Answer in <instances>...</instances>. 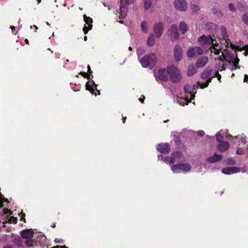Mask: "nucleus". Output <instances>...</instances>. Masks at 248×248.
<instances>
[{"label": "nucleus", "mask_w": 248, "mask_h": 248, "mask_svg": "<svg viewBox=\"0 0 248 248\" xmlns=\"http://www.w3.org/2000/svg\"><path fill=\"white\" fill-rule=\"evenodd\" d=\"M224 50V53L226 56L227 62H228L229 63H231L232 61V60H233V53L227 49H225Z\"/></svg>", "instance_id": "b1692460"}, {"label": "nucleus", "mask_w": 248, "mask_h": 248, "mask_svg": "<svg viewBox=\"0 0 248 248\" xmlns=\"http://www.w3.org/2000/svg\"><path fill=\"white\" fill-rule=\"evenodd\" d=\"M228 7H229V9L231 11L234 12V11H236V8H235V6H234V5L233 4H232V3L229 4Z\"/></svg>", "instance_id": "49530a36"}, {"label": "nucleus", "mask_w": 248, "mask_h": 248, "mask_svg": "<svg viewBox=\"0 0 248 248\" xmlns=\"http://www.w3.org/2000/svg\"><path fill=\"white\" fill-rule=\"evenodd\" d=\"M217 28V26L216 24L213 22H207L205 25V29L211 32H213L216 30Z\"/></svg>", "instance_id": "412c9836"}, {"label": "nucleus", "mask_w": 248, "mask_h": 248, "mask_svg": "<svg viewBox=\"0 0 248 248\" xmlns=\"http://www.w3.org/2000/svg\"><path fill=\"white\" fill-rule=\"evenodd\" d=\"M197 71V67L196 65H190L188 66L187 75L189 77H191L193 76L194 74H195Z\"/></svg>", "instance_id": "5701e85b"}, {"label": "nucleus", "mask_w": 248, "mask_h": 248, "mask_svg": "<svg viewBox=\"0 0 248 248\" xmlns=\"http://www.w3.org/2000/svg\"><path fill=\"white\" fill-rule=\"evenodd\" d=\"M154 0H144V7L145 9H149L153 2Z\"/></svg>", "instance_id": "c756f323"}, {"label": "nucleus", "mask_w": 248, "mask_h": 248, "mask_svg": "<svg viewBox=\"0 0 248 248\" xmlns=\"http://www.w3.org/2000/svg\"><path fill=\"white\" fill-rule=\"evenodd\" d=\"M2 210L4 215H7V217H8L9 215H11V211L8 210V209H2Z\"/></svg>", "instance_id": "8fccbe9b"}, {"label": "nucleus", "mask_w": 248, "mask_h": 248, "mask_svg": "<svg viewBox=\"0 0 248 248\" xmlns=\"http://www.w3.org/2000/svg\"><path fill=\"white\" fill-rule=\"evenodd\" d=\"M140 62L143 67L152 69L155 66V54L151 53L146 55L140 59Z\"/></svg>", "instance_id": "f03ea898"}, {"label": "nucleus", "mask_w": 248, "mask_h": 248, "mask_svg": "<svg viewBox=\"0 0 248 248\" xmlns=\"http://www.w3.org/2000/svg\"><path fill=\"white\" fill-rule=\"evenodd\" d=\"M174 55L177 61H180L183 58V51L181 46L176 45L174 48Z\"/></svg>", "instance_id": "9d476101"}, {"label": "nucleus", "mask_w": 248, "mask_h": 248, "mask_svg": "<svg viewBox=\"0 0 248 248\" xmlns=\"http://www.w3.org/2000/svg\"><path fill=\"white\" fill-rule=\"evenodd\" d=\"M241 141H242V142L243 144H246L247 143L246 140L245 139L244 140H242Z\"/></svg>", "instance_id": "e2e57ef3"}, {"label": "nucleus", "mask_w": 248, "mask_h": 248, "mask_svg": "<svg viewBox=\"0 0 248 248\" xmlns=\"http://www.w3.org/2000/svg\"><path fill=\"white\" fill-rule=\"evenodd\" d=\"M222 158V156L221 155L215 154L213 156L208 157L207 160L211 163H215L219 161Z\"/></svg>", "instance_id": "aec40b11"}, {"label": "nucleus", "mask_w": 248, "mask_h": 248, "mask_svg": "<svg viewBox=\"0 0 248 248\" xmlns=\"http://www.w3.org/2000/svg\"><path fill=\"white\" fill-rule=\"evenodd\" d=\"M236 57H234L233 60H232V61L231 62L233 64L232 68H231V70H233L239 68V67L238 66V63L239 62V59L237 56V53H236Z\"/></svg>", "instance_id": "393cba45"}, {"label": "nucleus", "mask_w": 248, "mask_h": 248, "mask_svg": "<svg viewBox=\"0 0 248 248\" xmlns=\"http://www.w3.org/2000/svg\"><path fill=\"white\" fill-rule=\"evenodd\" d=\"M164 31V24L162 22L156 23V38L160 37Z\"/></svg>", "instance_id": "2eb2a0df"}, {"label": "nucleus", "mask_w": 248, "mask_h": 248, "mask_svg": "<svg viewBox=\"0 0 248 248\" xmlns=\"http://www.w3.org/2000/svg\"><path fill=\"white\" fill-rule=\"evenodd\" d=\"M175 8L181 11H185L187 9V2L185 0H175L174 1Z\"/></svg>", "instance_id": "1a4fd4ad"}, {"label": "nucleus", "mask_w": 248, "mask_h": 248, "mask_svg": "<svg viewBox=\"0 0 248 248\" xmlns=\"http://www.w3.org/2000/svg\"><path fill=\"white\" fill-rule=\"evenodd\" d=\"M22 236L26 239H31L33 236V232L31 230H25L21 232Z\"/></svg>", "instance_id": "6ab92c4d"}, {"label": "nucleus", "mask_w": 248, "mask_h": 248, "mask_svg": "<svg viewBox=\"0 0 248 248\" xmlns=\"http://www.w3.org/2000/svg\"><path fill=\"white\" fill-rule=\"evenodd\" d=\"M55 242L56 243H60V241L59 239L56 238L55 240Z\"/></svg>", "instance_id": "680f3d73"}, {"label": "nucleus", "mask_w": 248, "mask_h": 248, "mask_svg": "<svg viewBox=\"0 0 248 248\" xmlns=\"http://www.w3.org/2000/svg\"><path fill=\"white\" fill-rule=\"evenodd\" d=\"M9 221L10 223H16L17 221V218L13 217H11L9 219Z\"/></svg>", "instance_id": "09e8293b"}, {"label": "nucleus", "mask_w": 248, "mask_h": 248, "mask_svg": "<svg viewBox=\"0 0 248 248\" xmlns=\"http://www.w3.org/2000/svg\"><path fill=\"white\" fill-rule=\"evenodd\" d=\"M217 149L220 152H225L230 147L228 141H221L217 145Z\"/></svg>", "instance_id": "dca6fc26"}, {"label": "nucleus", "mask_w": 248, "mask_h": 248, "mask_svg": "<svg viewBox=\"0 0 248 248\" xmlns=\"http://www.w3.org/2000/svg\"><path fill=\"white\" fill-rule=\"evenodd\" d=\"M213 78V77L211 78H207L208 79L206 81V82L208 83V84H209V83L212 81Z\"/></svg>", "instance_id": "864d4df0"}, {"label": "nucleus", "mask_w": 248, "mask_h": 248, "mask_svg": "<svg viewBox=\"0 0 248 248\" xmlns=\"http://www.w3.org/2000/svg\"><path fill=\"white\" fill-rule=\"evenodd\" d=\"M32 27L34 28L35 31L36 32L37 30L38 29V27L37 26H36V25H33L32 26H31V28L32 29Z\"/></svg>", "instance_id": "4d7b16f0"}, {"label": "nucleus", "mask_w": 248, "mask_h": 248, "mask_svg": "<svg viewBox=\"0 0 248 248\" xmlns=\"http://www.w3.org/2000/svg\"><path fill=\"white\" fill-rule=\"evenodd\" d=\"M155 44V37L153 34H151L147 41V44L148 46H151Z\"/></svg>", "instance_id": "a878e982"}, {"label": "nucleus", "mask_w": 248, "mask_h": 248, "mask_svg": "<svg viewBox=\"0 0 248 248\" xmlns=\"http://www.w3.org/2000/svg\"><path fill=\"white\" fill-rule=\"evenodd\" d=\"M236 153L238 155H243L244 154V152L242 149L238 148L236 150Z\"/></svg>", "instance_id": "3c124183"}, {"label": "nucleus", "mask_w": 248, "mask_h": 248, "mask_svg": "<svg viewBox=\"0 0 248 248\" xmlns=\"http://www.w3.org/2000/svg\"><path fill=\"white\" fill-rule=\"evenodd\" d=\"M227 162H228V164H229L230 165H233L235 164V160L231 158H228Z\"/></svg>", "instance_id": "de8ad7c7"}, {"label": "nucleus", "mask_w": 248, "mask_h": 248, "mask_svg": "<svg viewBox=\"0 0 248 248\" xmlns=\"http://www.w3.org/2000/svg\"><path fill=\"white\" fill-rule=\"evenodd\" d=\"M197 84H198V85L199 86H200V88H202V89H204L205 88H206L209 85L208 83H207L206 82L205 83H201L200 82H198Z\"/></svg>", "instance_id": "ea45409f"}, {"label": "nucleus", "mask_w": 248, "mask_h": 248, "mask_svg": "<svg viewBox=\"0 0 248 248\" xmlns=\"http://www.w3.org/2000/svg\"><path fill=\"white\" fill-rule=\"evenodd\" d=\"M79 75L83 76L84 78L90 79L86 83V89L91 92L92 94H94L95 96L97 94H100V91L96 89L97 85L95 83L94 81L91 79V77L93 78L92 75L88 74L85 72H80Z\"/></svg>", "instance_id": "f257e3e1"}, {"label": "nucleus", "mask_w": 248, "mask_h": 248, "mask_svg": "<svg viewBox=\"0 0 248 248\" xmlns=\"http://www.w3.org/2000/svg\"><path fill=\"white\" fill-rule=\"evenodd\" d=\"M212 69L210 67H206L201 73V77L203 79H207L211 75Z\"/></svg>", "instance_id": "a211bd4d"}, {"label": "nucleus", "mask_w": 248, "mask_h": 248, "mask_svg": "<svg viewBox=\"0 0 248 248\" xmlns=\"http://www.w3.org/2000/svg\"><path fill=\"white\" fill-rule=\"evenodd\" d=\"M170 32V39L172 41H174L178 39L179 33L176 25L173 24L171 26Z\"/></svg>", "instance_id": "6e6552de"}, {"label": "nucleus", "mask_w": 248, "mask_h": 248, "mask_svg": "<svg viewBox=\"0 0 248 248\" xmlns=\"http://www.w3.org/2000/svg\"><path fill=\"white\" fill-rule=\"evenodd\" d=\"M191 8L193 12H197L199 10V7L196 4H192Z\"/></svg>", "instance_id": "a19ab883"}, {"label": "nucleus", "mask_w": 248, "mask_h": 248, "mask_svg": "<svg viewBox=\"0 0 248 248\" xmlns=\"http://www.w3.org/2000/svg\"><path fill=\"white\" fill-rule=\"evenodd\" d=\"M128 49H129V50H130V51H132L133 48H132L131 46H129V47H128Z\"/></svg>", "instance_id": "774afa93"}, {"label": "nucleus", "mask_w": 248, "mask_h": 248, "mask_svg": "<svg viewBox=\"0 0 248 248\" xmlns=\"http://www.w3.org/2000/svg\"><path fill=\"white\" fill-rule=\"evenodd\" d=\"M198 88V86L196 85H194L193 86H191V93H190V95H191V97L192 99H194L195 95V94L197 92V89Z\"/></svg>", "instance_id": "c85d7f7f"}, {"label": "nucleus", "mask_w": 248, "mask_h": 248, "mask_svg": "<svg viewBox=\"0 0 248 248\" xmlns=\"http://www.w3.org/2000/svg\"><path fill=\"white\" fill-rule=\"evenodd\" d=\"M226 64L222 63L221 65H220V63L219 62L218 64V66L217 67V68L219 71H222L223 70H225L226 69Z\"/></svg>", "instance_id": "58836bf2"}, {"label": "nucleus", "mask_w": 248, "mask_h": 248, "mask_svg": "<svg viewBox=\"0 0 248 248\" xmlns=\"http://www.w3.org/2000/svg\"><path fill=\"white\" fill-rule=\"evenodd\" d=\"M240 169L236 167H226L222 169V172L225 174H231L239 172Z\"/></svg>", "instance_id": "f8f14e48"}, {"label": "nucleus", "mask_w": 248, "mask_h": 248, "mask_svg": "<svg viewBox=\"0 0 248 248\" xmlns=\"http://www.w3.org/2000/svg\"><path fill=\"white\" fill-rule=\"evenodd\" d=\"M145 52V49L142 47H139L137 49V54L138 57L139 58Z\"/></svg>", "instance_id": "72a5a7b5"}, {"label": "nucleus", "mask_w": 248, "mask_h": 248, "mask_svg": "<svg viewBox=\"0 0 248 248\" xmlns=\"http://www.w3.org/2000/svg\"><path fill=\"white\" fill-rule=\"evenodd\" d=\"M220 31H221V35H222L223 39H224L225 40V42L226 43V47H229V42H230V41L229 39H228L229 37H228V33L227 32V30L224 26H222L220 27Z\"/></svg>", "instance_id": "f3484780"}, {"label": "nucleus", "mask_w": 248, "mask_h": 248, "mask_svg": "<svg viewBox=\"0 0 248 248\" xmlns=\"http://www.w3.org/2000/svg\"><path fill=\"white\" fill-rule=\"evenodd\" d=\"M141 28L142 31L145 33H147L148 32V25L146 22L142 21L141 23Z\"/></svg>", "instance_id": "2f4dec72"}, {"label": "nucleus", "mask_w": 248, "mask_h": 248, "mask_svg": "<svg viewBox=\"0 0 248 248\" xmlns=\"http://www.w3.org/2000/svg\"><path fill=\"white\" fill-rule=\"evenodd\" d=\"M203 53L202 48L198 46L190 47L187 52V56L193 58L197 55H202Z\"/></svg>", "instance_id": "0eeeda50"}, {"label": "nucleus", "mask_w": 248, "mask_h": 248, "mask_svg": "<svg viewBox=\"0 0 248 248\" xmlns=\"http://www.w3.org/2000/svg\"><path fill=\"white\" fill-rule=\"evenodd\" d=\"M191 86H190L189 85H185L184 87V91H185V93L190 94V93L191 92Z\"/></svg>", "instance_id": "e433bc0d"}, {"label": "nucleus", "mask_w": 248, "mask_h": 248, "mask_svg": "<svg viewBox=\"0 0 248 248\" xmlns=\"http://www.w3.org/2000/svg\"><path fill=\"white\" fill-rule=\"evenodd\" d=\"M126 119V116H125V117H123V123H125Z\"/></svg>", "instance_id": "bf43d9fd"}, {"label": "nucleus", "mask_w": 248, "mask_h": 248, "mask_svg": "<svg viewBox=\"0 0 248 248\" xmlns=\"http://www.w3.org/2000/svg\"><path fill=\"white\" fill-rule=\"evenodd\" d=\"M26 243L27 246L31 247V246H32L33 245V241L31 239V238L27 239V240L26 241Z\"/></svg>", "instance_id": "37998d69"}, {"label": "nucleus", "mask_w": 248, "mask_h": 248, "mask_svg": "<svg viewBox=\"0 0 248 248\" xmlns=\"http://www.w3.org/2000/svg\"><path fill=\"white\" fill-rule=\"evenodd\" d=\"M198 41L202 46L214 45V42L215 39L212 38L211 36L207 37L205 35H202L199 37Z\"/></svg>", "instance_id": "39448f33"}, {"label": "nucleus", "mask_w": 248, "mask_h": 248, "mask_svg": "<svg viewBox=\"0 0 248 248\" xmlns=\"http://www.w3.org/2000/svg\"><path fill=\"white\" fill-rule=\"evenodd\" d=\"M84 40L85 41H86L87 40V37L86 36H84Z\"/></svg>", "instance_id": "338daca9"}, {"label": "nucleus", "mask_w": 248, "mask_h": 248, "mask_svg": "<svg viewBox=\"0 0 248 248\" xmlns=\"http://www.w3.org/2000/svg\"><path fill=\"white\" fill-rule=\"evenodd\" d=\"M244 48H245V49H247V51H246L244 52V55H245V56H248V48H246L245 47V46H244Z\"/></svg>", "instance_id": "13d9d810"}, {"label": "nucleus", "mask_w": 248, "mask_h": 248, "mask_svg": "<svg viewBox=\"0 0 248 248\" xmlns=\"http://www.w3.org/2000/svg\"><path fill=\"white\" fill-rule=\"evenodd\" d=\"M229 46L232 49H235L238 50L239 51H241L242 50H244V47L243 48L240 47L238 46H236L232 44L231 42H229Z\"/></svg>", "instance_id": "7c9ffc66"}, {"label": "nucleus", "mask_w": 248, "mask_h": 248, "mask_svg": "<svg viewBox=\"0 0 248 248\" xmlns=\"http://www.w3.org/2000/svg\"><path fill=\"white\" fill-rule=\"evenodd\" d=\"M25 43H26L27 45H29L30 44V43H29V40H28L27 39H26L25 40Z\"/></svg>", "instance_id": "052dcab7"}, {"label": "nucleus", "mask_w": 248, "mask_h": 248, "mask_svg": "<svg viewBox=\"0 0 248 248\" xmlns=\"http://www.w3.org/2000/svg\"><path fill=\"white\" fill-rule=\"evenodd\" d=\"M216 139L217 141L219 143L221 142L222 141V140L223 139V137L219 133H217L216 134Z\"/></svg>", "instance_id": "79ce46f5"}, {"label": "nucleus", "mask_w": 248, "mask_h": 248, "mask_svg": "<svg viewBox=\"0 0 248 248\" xmlns=\"http://www.w3.org/2000/svg\"><path fill=\"white\" fill-rule=\"evenodd\" d=\"M10 28L11 29L12 31L15 30V29H16V28L15 26H11Z\"/></svg>", "instance_id": "0e129e2a"}, {"label": "nucleus", "mask_w": 248, "mask_h": 248, "mask_svg": "<svg viewBox=\"0 0 248 248\" xmlns=\"http://www.w3.org/2000/svg\"><path fill=\"white\" fill-rule=\"evenodd\" d=\"M83 19L84 22L88 25L91 26L93 23V19L89 16H87L86 15H83Z\"/></svg>", "instance_id": "bb28decb"}, {"label": "nucleus", "mask_w": 248, "mask_h": 248, "mask_svg": "<svg viewBox=\"0 0 248 248\" xmlns=\"http://www.w3.org/2000/svg\"><path fill=\"white\" fill-rule=\"evenodd\" d=\"M172 156H173L175 158H178L179 159L180 158V157L182 155V154L179 151H176V152H173L171 155Z\"/></svg>", "instance_id": "f704fd0d"}, {"label": "nucleus", "mask_w": 248, "mask_h": 248, "mask_svg": "<svg viewBox=\"0 0 248 248\" xmlns=\"http://www.w3.org/2000/svg\"><path fill=\"white\" fill-rule=\"evenodd\" d=\"M168 72L170 81L172 83H178L181 79V74L180 70L175 66L171 65L168 66Z\"/></svg>", "instance_id": "7ed1b4c3"}, {"label": "nucleus", "mask_w": 248, "mask_h": 248, "mask_svg": "<svg viewBox=\"0 0 248 248\" xmlns=\"http://www.w3.org/2000/svg\"><path fill=\"white\" fill-rule=\"evenodd\" d=\"M93 25L86 26L84 25V27L83 28V31L85 34H86L89 31L91 30L92 29Z\"/></svg>", "instance_id": "4c0bfd02"}, {"label": "nucleus", "mask_w": 248, "mask_h": 248, "mask_svg": "<svg viewBox=\"0 0 248 248\" xmlns=\"http://www.w3.org/2000/svg\"><path fill=\"white\" fill-rule=\"evenodd\" d=\"M179 28L182 34H185L188 30V27L186 23L184 21H181L180 22Z\"/></svg>", "instance_id": "4be33fe9"}, {"label": "nucleus", "mask_w": 248, "mask_h": 248, "mask_svg": "<svg viewBox=\"0 0 248 248\" xmlns=\"http://www.w3.org/2000/svg\"><path fill=\"white\" fill-rule=\"evenodd\" d=\"M218 45V44H217L216 43H214V45H212V46H211L210 47V49L212 52H213V50H214V53L216 55H218L220 52V50L219 49H217L215 47V46H217Z\"/></svg>", "instance_id": "cd10ccee"}, {"label": "nucleus", "mask_w": 248, "mask_h": 248, "mask_svg": "<svg viewBox=\"0 0 248 248\" xmlns=\"http://www.w3.org/2000/svg\"><path fill=\"white\" fill-rule=\"evenodd\" d=\"M157 150L162 154H168L170 151V148L168 144H158Z\"/></svg>", "instance_id": "4468645a"}, {"label": "nucleus", "mask_w": 248, "mask_h": 248, "mask_svg": "<svg viewBox=\"0 0 248 248\" xmlns=\"http://www.w3.org/2000/svg\"><path fill=\"white\" fill-rule=\"evenodd\" d=\"M216 77H217L218 80L221 82V76L219 74L218 71L215 72V73L213 77L215 78Z\"/></svg>", "instance_id": "a18cd8bd"}, {"label": "nucleus", "mask_w": 248, "mask_h": 248, "mask_svg": "<svg viewBox=\"0 0 248 248\" xmlns=\"http://www.w3.org/2000/svg\"><path fill=\"white\" fill-rule=\"evenodd\" d=\"M139 100L141 102V103H143V101H144V98L143 99H141V98H139Z\"/></svg>", "instance_id": "69168bd1"}, {"label": "nucleus", "mask_w": 248, "mask_h": 248, "mask_svg": "<svg viewBox=\"0 0 248 248\" xmlns=\"http://www.w3.org/2000/svg\"><path fill=\"white\" fill-rule=\"evenodd\" d=\"M248 76L247 75H245L244 81V82H248Z\"/></svg>", "instance_id": "6e6d98bb"}, {"label": "nucleus", "mask_w": 248, "mask_h": 248, "mask_svg": "<svg viewBox=\"0 0 248 248\" xmlns=\"http://www.w3.org/2000/svg\"><path fill=\"white\" fill-rule=\"evenodd\" d=\"M51 248H67L66 247H65V246H57L52 247Z\"/></svg>", "instance_id": "5fc2aeb1"}, {"label": "nucleus", "mask_w": 248, "mask_h": 248, "mask_svg": "<svg viewBox=\"0 0 248 248\" xmlns=\"http://www.w3.org/2000/svg\"><path fill=\"white\" fill-rule=\"evenodd\" d=\"M169 72H168V68L167 70L160 69L158 71V78L160 80L166 81L168 79Z\"/></svg>", "instance_id": "9b49d317"}, {"label": "nucleus", "mask_w": 248, "mask_h": 248, "mask_svg": "<svg viewBox=\"0 0 248 248\" xmlns=\"http://www.w3.org/2000/svg\"><path fill=\"white\" fill-rule=\"evenodd\" d=\"M191 167L189 163L177 164L171 167V170L176 172H179V170L186 172L190 170Z\"/></svg>", "instance_id": "423d86ee"}, {"label": "nucleus", "mask_w": 248, "mask_h": 248, "mask_svg": "<svg viewBox=\"0 0 248 248\" xmlns=\"http://www.w3.org/2000/svg\"><path fill=\"white\" fill-rule=\"evenodd\" d=\"M165 159H166V161H167L168 162H169L170 164H172L175 161V158L173 156H172L171 155V156H170V157H166Z\"/></svg>", "instance_id": "c9c22d12"}, {"label": "nucleus", "mask_w": 248, "mask_h": 248, "mask_svg": "<svg viewBox=\"0 0 248 248\" xmlns=\"http://www.w3.org/2000/svg\"><path fill=\"white\" fill-rule=\"evenodd\" d=\"M218 60L223 62L224 61H227L226 56L224 53V50L222 52V57L218 58Z\"/></svg>", "instance_id": "c03bdc74"}, {"label": "nucleus", "mask_w": 248, "mask_h": 248, "mask_svg": "<svg viewBox=\"0 0 248 248\" xmlns=\"http://www.w3.org/2000/svg\"><path fill=\"white\" fill-rule=\"evenodd\" d=\"M87 68H88V74L92 75L93 72L91 70V67L89 64L87 66Z\"/></svg>", "instance_id": "603ef678"}, {"label": "nucleus", "mask_w": 248, "mask_h": 248, "mask_svg": "<svg viewBox=\"0 0 248 248\" xmlns=\"http://www.w3.org/2000/svg\"><path fill=\"white\" fill-rule=\"evenodd\" d=\"M134 2V0H121L120 6V18H125L126 16L127 7L126 6Z\"/></svg>", "instance_id": "20e7f679"}, {"label": "nucleus", "mask_w": 248, "mask_h": 248, "mask_svg": "<svg viewBox=\"0 0 248 248\" xmlns=\"http://www.w3.org/2000/svg\"><path fill=\"white\" fill-rule=\"evenodd\" d=\"M208 61V57L206 56H202L199 58L196 63L197 68H202L204 67Z\"/></svg>", "instance_id": "ddd939ff"}, {"label": "nucleus", "mask_w": 248, "mask_h": 248, "mask_svg": "<svg viewBox=\"0 0 248 248\" xmlns=\"http://www.w3.org/2000/svg\"><path fill=\"white\" fill-rule=\"evenodd\" d=\"M242 21L248 27V13H246L242 16Z\"/></svg>", "instance_id": "473e14b6"}]
</instances>
